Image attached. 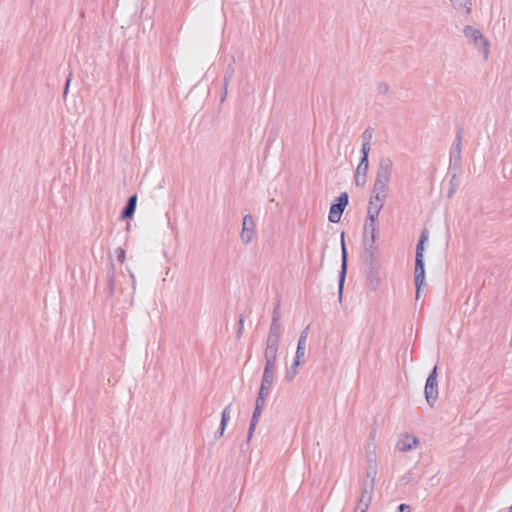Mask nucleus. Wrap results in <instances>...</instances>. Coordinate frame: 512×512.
Wrapping results in <instances>:
<instances>
[{
	"label": "nucleus",
	"instance_id": "1",
	"mask_svg": "<svg viewBox=\"0 0 512 512\" xmlns=\"http://www.w3.org/2000/svg\"><path fill=\"white\" fill-rule=\"evenodd\" d=\"M389 180L387 175L381 174L373 187V191L367 207V217L378 219L388 194Z\"/></svg>",
	"mask_w": 512,
	"mask_h": 512
},
{
	"label": "nucleus",
	"instance_id": "2",
	"mask_svg": "<svg viewBox=\"0 0 512 512\" xmlns=\"http://www.w3.org/2000/svg\"><path fill=\"white\" fill-rule=\"evenodd\" d=\"M305 355V346L302 341L291 344L286 348L284 356V368L289 379L293 378Z\"/></svg>",
	"mask_w": 512,
	"mask_h": 512
},
{
	"label": "nucleus",
	"instance_id": "3",
	"mask_svg": "<svg viewBox=\"0 0 512 512\" xmlns=\"http://www.w3.org/2000/svg\"><path fill=\"white\" fill-rule=\"evenodd\" d=\"M462 35L467 43L473 45L485 58L488 57L490 42L480 28L471 24L465 25L462 29Z\"/></svg>",
	"mask_w": 512,
	"mask_h": 512
},
{
	"label": "nucleus",
	"instance_id": "4",
	"mask_svg": "<svg viewBox=\"0 0 512 512\" xmlns=\"http://www.w3.org/2000/svg\"><path fill=\"white\" fill-rule=\"evenodd\" d=\"M378 219L368 218L364 226V246L366 250L373 252L377 249Z\"/></svg>",
	"mask_w": 512,
	"mask_h": 512
},
{
	"label": "nucleus",
	"instance_id": "5",
	"mask_svg": "<svg viewBox=\"0 0 512 512\" xmlns=\"http://www.w3.org/2000/svg\"><path fill=\"white\" fill-rule=\"evenodd\" d=\"M256 232V219L254 216L247 214L242 219L241 231H240V240L248 244L250 243Z\"/></svg>",
	"mask_w": 512,
	"mask_h": 512
},
{
	"label": "nucleus",
	"instance_id": "6",
	"mask_svg": "<svg viewBox=\"0 0 512 512\" xmlns=\"http://www.w3.org/2000/svg\"><path fill=\"white\" fill-rule=\"evenodd\" d=\"M348 196L343 194L339 196L335 203L330 207L329 221L332 223H338L341 220L342 214L347 206Z\"/></svg>",
	"mask_w": 512,
	"mask_h": 512
},
{
	"label": "nucleus",
	"instance_id": "7",
	"mask_svg": "<svg viewBox=\"0 0 512 512\" xmlns=\"http://www.w3.org/2000/svg\"><path fill=\"white\" fill-rule=\"evenodd\" d=\"M420 441L419 439L412 434H405L398 438L396 442V447L400 451H412L419 447Z\"/></svg>",
	"mask_w": 512,
	"mask_h": 512
},
{
	"label": "nucleus",
	"instance_id": "8",
	"mask_svg": "<svg viewBox=\"0 0 512 512\" xmlns=\"http://www.w3.org/2000/svg\"><path fill=\"white\" fill-rule=\"evenodd\" d=\"M425 397L429 403H433L438 398V383L435 371L429 376L425 386Z\"/></svg>",
	"mask_w": 512,
	"mask_h": 512
},
{
	"label": "nucleus",
	"instance_id": "9",
	"mask_svg": "<svg viewBox=\"0 0 512 512\" xmlns=\"http://www.w3.org/2000/svg\"><path fill=\"white\" fill-rule=\"evenodd\" d=\"M449 5L457 12H469L471 10V0H448Z\"/></svg>",
	"mask_w": 512,
	"mask_h": 512
},
{
	"label": "nucleus",
	"instance_id": "10",
	"mask_svg": "<svg viewBox=\"0 0 512 512\" xmlns=\"http://www.w3.org/2000/svg\"><path fill=\"white\" fill-rule=\"evenodd\" d=\"M136 203H137L136 196L131 197L129 200L128 207L123 212L124 217H131L133 215L135 208H136Z\"/></svg>",
	"mask_w": 512,
	"mask_h": 512
},
{
	"label": "nucleus",
	"instance_id": "11",
	"mask_svg": "<svg viewBox=\"0 0 512 512\" xmlns=\"http://www.w3.org/2000/svg\"><path fill=\"white\" fill-rule=\"evenodd\" d=\"M386 512H411V508L407 504H394Z\"/></svg>",
	"mask_w": 512,
	"mask_h": 512
},
{
	"label": "nucleus",
	"instance_id": "12",
	"mask_svg": "<svg viewBox=\"0 0 512 512\" xmlns=\"http://www.w3.org/2000/svg\"><path fill=\"white\" fill-rule=\"evenodd\" d=\"M370 498H362L355 510V512H366L369 508Z\"/></svg>",
	"mask_w": 512,
	"mask_h": 512
},
{
	"label": "nucleus",
	"instance_id": "13",
	"mask_svg": "<svg viewBox=\"0 0 512 512\" xmlns=\"http://www.w3.org/2000/svg\"><path fill=\"white\" fill-rule=\"evenodd\" d=\"M341 267H342V274H343L345 271V268H346V253H345V248H344L343 244H342V255H341Z\"/></svg>",
	"mask_w": 512,
	"mask_h": 512
},
{
	"label": "nucleus",
	"instance_id": "14",
	"mask_svg": "<svg viewBox=\"0 0 512 512\" xmlns=\"http://www.w3.org/2000/svg\"><path fill=\"white\" fill-rule=\"evenodd\" d=\"M423 252H424V242H421V246L418 252V264H422L423 261Z\"/></svg>",
	"mask_w": 512,
	"mask_h": 512
}]
</instances>
